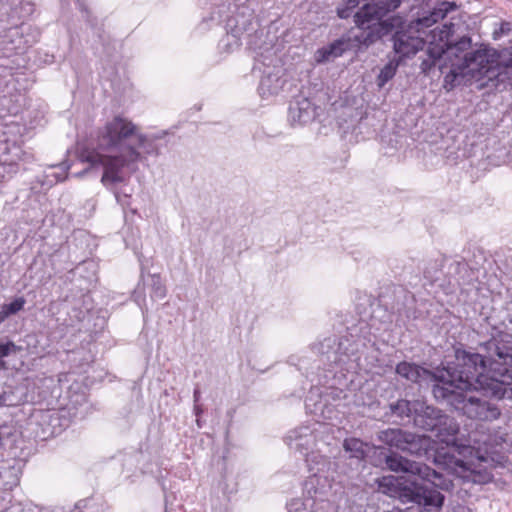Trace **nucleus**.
Instances as JSON below:
<instances>
[{
    "instance_id": "1",
    "label": "nucleus",
    "mask_w": 512,
    "mask_h": 512,
    "mask_svg": "<svg viewBox=\"0 0 512 512\" xmlns=\"http://www.w3.org/2000/svg\"><path fill=\"white\" fill-rule=\"evenodd\" d=\"M493 351L488 358L479 353L456 351V362L437 375L433 395L446 401L462 415L489 422L501 415L499 407L473 395L480 391L496 399H512V354L495 342L487 343Z\"/></svg>"
},
{
    "instance_id": "2",
    "label": "nucleus",
    "mask_w": 512,
    "mask_h": 512,
    "mask_svg": "<svg viewBox=\"0 0 512 512\" xmlns=\"http://www.w3.org/2000/svg\"><path fill=\"white\" fill-rule=\"evenodd\" d=\"M459 424L446 414L435 428L436 438L446 447L434 448L433 462L464 482L485 484L492 480L491 469L501 464L505 438L498 431L491 433L482 425L467 436L459 434Z\"/></svg>"
},
{
    "instance_id": "3",
    "label": "nucleus",
    "mask_w": 512,
    "mask_h": 512,
    "mask_svg": "<svg viewBox=\"0 0 512 512\" xmlns=\"http://www.w3.org/2000/svg\"><path fill=\"white\" fill-rule=\"evenodd\" d=\"M463 27L464 23L458 19L433 29L429 35L428 58L421 64L424 73H428L436 65L442 73L449 67L443 84L448 91L460 85L466 78L480 79L487 76L493 68L494 61L486 50H472L470 37H459Z\"/></svg>"
},
{
    "instance_id": "4",
    "label": "nucleus",
    "mask_w": 512,
    "mask_h": 512,
    "mask_svg": "<svg viewBox=\"0 0 512 512\" xmlns=\"http://www.w3.org/2000/svg\"><path fill=\"white\" fill-rule=\"evenodd\" d=\"M133 138L141 147L146 137L137 133L136 126L128 119L116 116L108 121L97 133L96 147L83 148L79 160L90 167L102 166L101 182L118 183L124 180L123 169L138 161L140 153L132 144Z\"/></svg>"
},
{
    "instance_id": "5",
    "label": "nucleus",
    "mask_w": 512,
    "mask_h": 512,
    "mask_svg": "<svg viewBox=\"0 0 512 512\" xmlns=\"http://www.w3.org/2000/svg\"><path fill=\"white\" fill-rule=\"evenodd\" d=\"M401 3L402 0H345V4L337 8V15L342 19L349 18L353 9L363 4L353 15L360 30L355 40L361 45L369 46L402 23L399 16L385 18L396 11Z\"/></svg>"
},
{
    "instance_id": "6",
    "label": "nucleus",
    "mask_w": 512,
    "mask_h": 512,
    "mask_svg": "<svg viewBox=\"0 0 512 512\" xmlns=\"http://www.w3.org/2000/svg\"><path fill=\"white\" fill-rule=\"evenodd\" d=\"M456 9L457 5L455 2H441L429 15L411 22L408 30L397 31L393 36V47L396 54L400 58L416 54L425 44V40L421 36L422 30L444 19L450 12H454Z\"/></svg>"
},
{
    "instance_id": "7",
    "label": "nucleus",
    "mask_w": 512,
    "mask_h": 512,
    "mask_svg": "<svg viewBox=\"0 0 512 512\" xmlns=\"http://www.w3.org/2000/svg\"><path fill=\"white\" fill-rule=\"evenodd\" d=\"M378 439L390 446L417 456H427L433 448L434 440L427 435H418L397 428L380 431Z\"/></svg>"
},
{
    "instance_id": "8",
    "label": "nucleus",
    "mask_w": 512,
    "mask_h": 512,
    "mask_svg": "<svg viewBox=\"0 0 512 512\" xmlns=\"http://www.w3.org/2000/svg\"><path fill=\"white\" fill-rule=\"evenodd\" d=\"M415 416L414 425L426 431H435L440 423L444 413L432 406L426 405L425 402L415 400Z\"/></svg>"
},
{
    "instance_id": "9",
    "label": "nucleus",
    "mask_w": 512,
    "mask_h": 512,
    "mask_svg": "<svg viewBox=\"0 0 512 512\" xmlns=\"http://www.w3.org/2000/svg\"><path fill=\"white\" fill-rule=\"evenodd\" d=\"M350 48L349 39L340 38L323 46L315 52L314 58L317 63H325L335 60L343 55Z\"/></svg>"
},
{
    "instance_id": "10",
    "label": "nucleus",
    "mask_w": 512,
    "mask_h": 512,
    "mask_svg": "<svg viewBox=\"0 0 512 512\" xmlns=\"http://www.w3.org/2000/svg\"><path fill=\"white\" fill-rule=\"evenodd\" d=\"M315 116L313 104L306 98L298 100L289 107V119L293 123L305 124Z\"/></svg>"
},
{
    "instance_id": "11",
    "label": "nucleus",
    "mask_w": 512,
    "mask_h": 512,
    "mask_svg": "<svg viewBox=\"0 0 512 512\" xmlns=\"http://www.w3.org/2000/svg\"><path fill=\"white\" fill-rule=\"evenodd\" d=\"M305 433H299V431H292L288 436V445L291 449H294L301 454L307 455V451L310 447L315 444V438L311 433H308V428L304 429Z\"/></svg>"
},
{
    "instance_id": "12",
    "label": "nucleus",
    "mask_w": 512,
    "mask_h": 512,
    "mask_svg": "<svg viewBox=\"0 0 512 512\" xmlns=\"http://www.w3.org/2000/svg\"><path fill=\"white\" fill-rule=\"evenodd\" d=\"M396 373L401 377L411 381L420 382L422 379H426L430 375V372L414 363L400 362L396 366Z\"/></svg>"
},
{
    "instance_id": "13",
    "label": "nucleus",
    "mask_w": 512,
    "mask_h": 512,
    "mask_svg": "<svg viewBox=\"0 0 512 512\" xmlns=\"http://www.w3.org/2000/svg\"><path fill=\"white\" fill-rule=\"evenodd\" d=\"M343 449L349 454L350 458L363 460L369 452V445L359 438L350 437L344 439Z\"/></svg>"
},
{
    "instance_id": "14",
    "label": "nucleus",
    "mask_w": 512,
    "mask_h": 512,
    "mask_svg": "<svg viewBox=\"0 0 512 512\" xmlns=\"http://www.w3.org/2000/svg\"><path fill=\"white\" fill-rule=\"evenodd\" d=\"M305 460L309 471L314 475L327 472L331 465V461L328 457L315 451L307 454Z\"/></svg>"
},
{
    "instance_id": "15",
    "label": "nucleus",
    "mask_w": 512,
    "mask_h": 512,
    "mask_svg": "<svg viewBox=\"0 0 512 512\" xmlns=\"http://www.w3.org/2000/svg\"><path fill=\"white\" fill-rule=\"evenodd\" d=\"M25 304L26 299L22 296L15 298L10 303L3 304L0 309V323L4 322L10 316L15 315L23 310Z\"/></svg>"
},
{
    "instance_id": "16",
    "label": "nucleus",
    "mask_w": 512,
    "mask_h": 512,
    "mask_svg": "<svg viewBox=\"0 0 512 512\" xmlns=\"http://www.w3.org/2000/svg\"><path fill=\"white\" fill-rule=\"evenodd\" d=\"M415 401H408L404 399H400L395 403L390 404L391 413L400 417H410L415 416Z\"/></svg>"
},
{
    "instance_id": "17",
    "label": "nucleus",
    "mask_w": 512,
    "mask_h": 512,
    "mask_svg": "<svg viewBox=\"0 0 512 512\" xmlns=\"http://www.w3.org/2000/svg\"><path fill=\"white\" fill-rule=\"evenodd\" d=\"M0 480L2 483V487L6 490L12 489L19 483V478L14 467L1 468Z\"/></svg>"
},
{
    "instance_id": "18",
    "label": "nucleus",
    "mask_w": 512,
    "mask_h": 512,
    "mask_svg": "<svg viewBox=\"0 0 512 512\" xmlns=\"http://www.w3.org/2000/svg\"><path fill=\"white\" fill-rule=\"evenodd\" d=\"M273 78L271 76H265L261 79L260 85H259V92L262 97H268L273 94H277L280 85L279 81L280 79H276V84L272 85Z\"/></svg>"
},
{
    "instance_id": "19",
    "label": "nucleus",
    "mask_w": 512,
    "mask_h": 512,
    "mask_svg": "<svg viewBox=\"0 0 512 512\" xmlns=\"http://www.w3.org/2000/svg\"><path fill=\"white\" fill-rule=\"evenodd\" d=\"M397 69V64L393 62H389L386 64L380 71L378 76V85L380 87L384 86L389 80H391Z\"/></svg>"
},
{
    "instance_id": "20",
    "label": "nucleus",
    "mask_w": 512,
    "mask_h": 512,
    "mask_svg": "<svg viewBox=\"0 0 512 512\" xmlns=\"http://www.w3.org/2000/svg\"><path fill=\"white\" fill-rule=\"evenodd\" d=\"M151 297L156 299H163L166 296V288L163 285L159 275L151 276Z\"/></svg>"
},
{
    "instance_id": "21",
    "label": "nucleus",
    "mask_w": 512,
    "mask_h": 512,
    "mask_svg": "<svg viewBox=\"0 0 512 512\" xmlns=\"http://www.w3.org/2000/svg\"><path fill=\"white\" fill-rule=\"evenodd\" d=\"M21 350L22 348L17 346L13 341L0 340V360H3V358L8 357L9 355L17 354Z\"/></svg>"
},
{
    "instance_id": "22",
    "label": "nucleus",
    "mask_w": 512,
    "mask_h": 512,
    "mask_svg": "<svg viewBox=\"0 0 512 512\" xmlns=\"http://www.w3.org/2000/svg\"><path fill=\"white\" fill-rule=\"evenodd\" d=\"M302 506H303V503L300 500H292L288 504V509H289V512H299Z\"/></svg>"
},
{
    "instance_id": "23",
    "label": "nucleus",
    "mask_w": 512,
    "mask_h": 512,
    "mask_svg": "<svg viewBox=\"0 0 512 512\" xmlns=\"http://www.w3.org/2000/svg\"><path fill=\"white\" fill-rule=\"evenodd\" d=\"M193 396H194V402L198 403L200 400V396H201L200 389L198 387L195 388Z\"/></svg>"
},
{
    "instance_id": "24",
    "label": "nucleus",
    "mask_w": 512,
    "mask_h": 512,
    "mask_svg": "<svg viewBox=\"0 0 512 512\" xmlns=\"http://www.w3.org/2000/svg\"><path fill=\"white\" fill-rule=\"evenodd\" d=\"M201 411L202 410H201L200 406L197 403H195V413L198 415L201 413Z\"/></svg>"
},
{
    "instance_id": "25",
    "label": "nucleus",
    "mask_w": 512,
    "mask_h": 512,
    "mask_svg": "<svg viewBox=\"0 0 512 512\" xmlns=\"http://www.w3.org/2000/svg\"><path fill=\"white\" fill-rule=\"evenodd\" d=\"M5 368V362L3 360H0V370Z\"/></svg>"
},
{
    "instance_id": "26",
    "label": "nucleus",
    "mask_w": 512,
    "mask_h": 512,
    "mask_svg": "<svg viewBox=\"0 0 512 512\" xmlns=\"http://www.w3.org/2000/svg\"><path fill=\"white\" fill-rule=\"evenodd\" d=\"M3 446V437H2V434L0 433V448Z\"/></svg>"
},
{
    "instance_id": "27",
    "label": "nucleus",
    "mask_w": 512,
    "mask_h": 512,
    "mask_svg": "<svg viewBox=\"0 0 512 512\" xmlns=\"http://www.w3.org/2000/svg\"><path fill=\"white\" fill-rule=\"evenodd\" d=\"M509 324L511 325V330H512V315L509 317Z\"/></svg>"
},
{
    "instance_id": "28",
    "label": "nucleus",
    "mask_w": 512,
    "mask_h": 512,
    "mask_svg": "<svg viewBox=\"0 0 512 512\" xmlns=\"http://www.w3.org/2000/svg\"><path fill=\"white\" fill-rule=\"evenodd\" d=\"M66 176L65 177H62L60 179H57L58 181H62V180H65Z\"/></svg>"
}]
</instances>
